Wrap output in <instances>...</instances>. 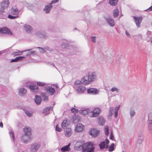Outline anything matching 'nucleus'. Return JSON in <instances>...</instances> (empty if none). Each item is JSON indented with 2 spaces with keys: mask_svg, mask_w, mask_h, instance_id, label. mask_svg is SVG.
Wrapping results in <instances>:
<instances>
[{
  "mask_svg": "<svg viewBox=\"0 0 152 152\" xmlns=\"http://www.w3.org/2000/svg\"><path fill=\"white\" fill-rule=\"evenodd\" d=\"M29 87L31 90L33 92H37L38 90V87L36 85H31L29 86Z\"/></svg>",
  "mask_w": 152,
  "mask_h": 152,
  "instance_id": "nucleus-20",
  "label": "nucleus"
},
{
  "mask_svg": "<svg viewBox=\"0 0 152 152\" xmlns=\"http://www.w3.org/2000/svg\"><path fill=\"white\" fill-rule=\"evenodd\" d=\"M110 90L112 92L115 91L117 92H118L119 91V89L117 87H112L110 89Z\"/></svg>",
  "mask_w": 152,
  "mask_h": 152,
  "instance_id": "nucleus-37",
  "label": "nucleus"
},
{
  "mask_svg": "<svg viewBox=\"0 0 152 152\" xmlns=\"http://www.w3.org/2000/svg\"><path fill=\"white\" fill-rule=\"evenodd\" d=\"M18 16H13L11 15H9L8 16V18L11 19H13L14 18H18Z\"/></svg>",
  "mask_w": 152,
  "mask_h": 152,
  "instance_id": "nucleus-42",
  "label": "nucleus"
},
{
  "mask_svg": "<svg viewBox=\"0 0 152 152\" xmlns=\"http://www.w3.org/2000/svg\"><path fill=\"white\" fill-rule=\"evenodd\" d=\"M114 109L113 107H110L109 109V111L110 112H113Z\"/></svg>",
  "mask_w": 152,
  "mask_h": 152,
  "instance_id": "nucleus-58",
  "label": "nucleus"
},
{
  "mask_svg": "<svg viewBox=\"0 0 152 152\" xmlns=\"http://www.w3.org/2000/svg\"><path fill=\"white\" fill-rule=\"evenodd\" d=\"M148 128L149 132L151 133H152V123H148Z\"/></svg>",
  "mask_w": 152,
  "mask_h": 152,
  "instance_id": "nucleus-34",
  "label": "nucleus"
},
{
  "mask_svg": "<svg viewBox=\"0 0 152 152\" xmlns=\"http://www.w3.org/2000/svg\"><path fill=\"white\" fill-rule=\"evenodd\" d=\"M98 119L99 123L100 125H103L104 124L105 121L103 117H100L98 118Z\"/></svg>",
  "mask_w": 152,
  "mask_h": 152,
  "instance_id": "nucleus-26",
  "label": "nucleus"
},
{
  "mask_svg": "<svg viewBox=\"0 0 152 152\" xmlns=\"http://www.w3.org/2000/svg\"><path fill=\"white\" fill-rule=\"evenodd\" d=\"M105 141H106V143L107 144V145L106 146V148H107L108 147V144L109 143V141L107 138L105 140Z\"/></svg>",
  "mask_w": 152,
  "mask_h": 152,
  "instance_id": "nucleus-53",
  "label": "nucleus"
},
{
  "mask_svg": "<svg viewBox=\"0 0 152 152\" xmlns=\"http://www.w3.org/2000/svg\"><path fill=\"white\" fill-rule=\"evenodd\" d=\"M5 8L3 7H1L0 8V15H2V14L4 12V9Z\"/></svg>",
  "mask_w": 152,
  "mask_h": 152,
  "instance_id": "nucleus-41",
  "label": "nucleus"
},
{
  "mask_svg": "<svg viewBox=\"0 0 152 152\" xmlns=\"http://www.w3.org/2000/svg\"><path fill=\"white\" fill-rule=\"evenodd\" d=\"M100 111L101 110L99 108H95L91 112V114L90 115V116L91 117H96L99 114Z\"/></svg>",
  "mask_w": 152,
  "mask_h": 152,
  "instance_id": "nucleus-7",
  "label": "nucleus"
},
{
  "mask_svg": "<svg viewBox=\"0 0 152 152\" xmlns=\"http://www.w3.org/2000/svg\"><path fill=\"white\" fill-rule=\"evenodd\" d=\"M119 11L118 9H115V10L113 12V16L114 18L117 17L119 14Z\"/></svg>",
  "mask_w": 152,
  "mask_h": 152,
  "instance_id": "nucleus-33",
  "label": "nucleus"
},
{
  "mask_svg": "<svg viewBox=\"0 0 152 152\" xmlns=\"http://www.w3.org/2000/svg\"><path fill=\"white\" fill-rule=\"evenodd\" d=\"M9 134L13 142H14L15 140V139L14 132L12 131H10L9 132Z\"/></svg>",
  "mask_w": 152,
  "mask_h": 152,
  "instance_id": "nucleus-32",
  "label": "nucleus"
},
{
  "mask_svg": "<svg viewBox=\"0 0 152 152\" xmlns=\"http://www.w3.org/2000/svg\"><path fill=\"white\" fill-rule=\"evenodd\" d=\"M110 140H115V138H114V136L113 134V132H111L110 134Z\"/></svg>",
  "mask_w": 152,
  "mask_h": 152,
  "instance_id": "nucleus-46",
  "label": "nucleus"
},
{
  "mask_svg": "<svg viewBox=\"0 0 152 152\" xmlns=\"http://www.w3.org/2000/svg\"><path fill=\"white\" fill-rule=\"evenodd\" d=\"M26 92V90L24 88H21L19 89V94L20 96H22Z\"/></svg>",
  "mask_w": 152,
  "mask_h": 152,
  "instance_id": "nucleus-27",
  "label": "nucleus"
},
{
  "mask_svg": "<svg viewBox=\"0 0 152 152\" xmlns=\"http://www.w3.org/2000/svg\"><path fill=\"white\" fill-rule=\"evenodd\" d=\"M134 19V22L137 26L138 28L140 27V24L142 21V18L141 16L136 17L133 16Z\"/></svg>",
  "mask_w": 152,
  "mask_h": 152,
  "instance_id": "nucleus-4",
  "label": "nucleus"
},
{
  "mask_svg": "<svg viewBox=\"0 0 152 152\" xmlns=\"http://www.w3.org/2000/svg\"><path fill=\"white\" fill-rule=\"evenodd\" d=\"M88 94H95L98 93V91L96 88H91L87 89Z\"/></svg>",
  "mask_w": 152,
  "mask_h": 152,
  "instance_id": "nucleus-11",
  "label": "nucleus"
},
{
  "mask_svg": "<svg viewBox=\"0 0 152 152\" xmlns=\"http://www.w3.org/2000/svg\"><path fill=\"white\" fill-rule=\"evenodd\" d=\"M106 20L109 25L111 27L115 25V22L113 19L111 18L108 17L106 18Z\"/></svg>",
  "mask_w": 152,
  "mask_h": 152,
  "instance_id": "nucleus-13",
  "label": "nucleus"
},
{
  "mask_svg": "<svg viewBox=\"0 0 152 152\" xmlns=\"http://www.w3.org/2000/svg\"><path fill=\"white\" fill-rule=\"evenodd\" d=\"M120 107V106L119 105L117 107H116L115 108V113H114V115L115 118H116L117 117L118 114V110L119 109Z\"/></svg>",
  "mask_w": 152,
  "mask_h": 152,
  "instance_id": "nucleus-29",
  "label": "nucleus"
},
{
  "mask_svg": "<svg viewBox=\"0 0 152 152\" xmlns=\"http://www.w3.org/2000/svg\"><path fill=\"white\" fill-rule=\"evenodd\" d=\"M83 152H94V150L93 148H91L89 150H87V151H82Z\"/></svg>",
  "mask_w": 152,
  "mask_h": 152,
  "instance_id": "nucleus-55",
  "label": "nucleus"
},
{
  "mask_svg": "<svg viewBox=\"0 0 152 152\" xmlns=\"http://www.w3.org/2000/svg\"><path fill=\"white\" fill-rule=\"evenodd\" d=\"M80 119V116L76 115L73 116L72 118V122L74 123H78Z\"/></svg>",
  "mask_w": 152,
  "mask_h": 152,
  "instance_id": "nucleus-22",
  "label": "nucleus"
},
{
  "mask_svg": "<svg viewBox=\"0 0 152 152\" xmlns=\"http://www.w3.org/2000/svg\"><path fill=\"white\" fill-rule=\"evenodd\" d=\"M53 108L51 107H47L44 109L43 112L44 113L49 111L50 110H52Z\"/></svg>",
  "mask_w": 152,
  "mask_h": 152,
  "instance_id": "nucleus-43",
  "label": "nucleus"
},
{
  "mask_svg": "<svg viewBox=\"0 0 152 152\" xmlns=\"http://www.w3.org/2000/svg\"><path fill=\"white\" fill-rule=\"evenodd\" d=\"M52 5L50 4L48 5H46L44 9V11L46 13H48L52 8Z\"/></svg>",
  "mask_w": 152,
  "mask_h": 152,
  "instance_id": "nucleus-15",
  "label": "nucleus"
},
{
  "mask_svg": "<svg viewBox=\"0 0 152 152\" xmlns=\"http://www.w3.org/2000/svg\"><path fill=\"white\" fill-rule=\"evenodd\" d=\"M20 12V10L15 7H12L11 10V14L14 15L18 16V15Z\"/></svg>",
  "mask_w": 152,
  "mask_h": 152,
  "instance_id": "nucleus-9",
  "label": "nucleus"
},
{
  "mask_svg": "<svg viewBox=\"0 0 152 152\" xmlns=\"http://www.w3.org/2000/svg\"><path fill=\"white\" fill-rule=\"evenodd\" d=\"M25 30L28 33H31L32 30V28L31 26L26 24L24 26Z\"/></svg>",
  "mask_w": 152,
  "mask_h": 152,
  "instance_id": "nucleus-18",
  "label": "nucleus"
},
{
  "mask_svg": "<svg viewBox=\"0 0 152 152\" xmlns=\"http://www.w3.org/2000/svg\"><path fill=\"white\" fill-rule=\"evenodd\" d=\"M37 84L38 86H44L46 85V84L44 83H43L40 82H38L37 83Z\"/></svg>",
  "mask_w": 152,
  "mask_h": 152,
  "instance_id": "nucleus-45",
  "label": "nucleus"
},
{
  "mask_svg": "<svg viewBox=\"0 0 152 152\" xmlns=\"http://www.w3.org/2000/svg\"><path fill=\"white\" fill-rule=\"evenodd\" d=\"M99 130L95 129H91L90 132V134L93 137L97 136L99 134Z\"/></svg>",
  "mask_w": 152,
  "mask_h": 152,
  "instance_id": "nucleus-8",
  "label": "nucleus"
},
{
  "mask_svg": "<svg viewBox=\"0 0 152 152\" xmlns=\"http://www.w3.org/2000/svg\"><path fill=\"white\" fill-rule=\"evenodd\" d=\"M54 86L56 88H58V86L57 84H55Z\"/></svg>",
  "mask_w": 152,
  "mask_h": 152,
  "instance_id": "nucleus-63",
  "label": "nucleus"
},
{
  "mask_svg": "<svg viewBox=\"0 0 152 152\" xmlns=\"http://www.w3.org/2000/svg\"><path fill=\"white\" fill-rule=\"evenodd\" d=\"M45 90L50 95H54L56 93L55 89L50 86H47L45 87Z\"/></svg>",
  "mask_w": 152,
  "mask_h": 152,
  "instance_id": "nucleus-6",
  "label": "nucleus"
},
{
  "mask_svg": "<svg viewBox=\"0 0 152 152\" xmlns=\"http://www.w3.org/2000/svg\"><path fill=\"white\" fill-rule=\"evenodd\" d=\"M56 130L58 132H60L61 130V129L59 127L58 124H57L56 126Z\"/></svg>",
  "mask_w": 152,
  "mask_h": 152,
  "instance_id": "nucleus-47",
  "label": "nucleus"
},
{
  "mask_svg": "<svg viewBox=\"0 0 152 152\" xmlns=\"http://www.w3.org/2000/svg\"><path fill=\"white\" fill-rule=\"evenodd\" d=\"M83 125L81 124H78L75 128L76 131L79 132L82 131L83 129Z\"/></svg>",
  "mask_w": 152,
  "mask_h": 152,
  "instance_id": "nucleus-19",
  "label": "nucleus"
},
{
  "mask_svg": "<svg viewBox=\"0 0 152 152\" xmlns=\"http://www.w3.org/2000/svg\"><path fill=\"white\" fill-rule=\"evenodd\" d=\"M32 49H27V50H25L22 51V52H20L19 50H16L17 51L13 52V53L12 54L13 55H14V56L21 55L22 54V53L23 52L26 51H29Z\"/></svg>",
  "mask_w": 152,
  "mask_h": 152,
  "instance_id": "nucleus-24",
  "label": "nucleus"
},
{
  "mask_svg": "<svg viewBox=\"0 0 152 152\" xmlns=\"http://www.w3.org/2000/svg\"><path fill=\"white\" fill-rule=\"evenodd\" d=\"M65 135L67 137H70L72 134V132L70 128L66 129L65 130Z\"/></svg>",
  "mask_w": 152,
  "mask_h": 152,
  "instance_id": "nucleus-23",
  "label": "nucleus"
},
{
  "mask_svg": "<svg viewBox=\"0 0 152 152\" xmlns=\"http://www.w3.org/2000/svg\"><path fill=\"white\" fill-rule=\"evenodd\" d=\"M25 112L26 115L28 117H31L32 116V113L28 110H25Z\"/></svg>",
  "mask_w": 152,
  "mask_h": 152,
  "instance_id": "nucleus-40",
  "label": "nucleus"
},
{
  "mask_svg": "<svg viewBox=\"0 0 152 152\" xmlns=\"http://www.w3.org/2000/svg\"><path fill=\"white\" fill-rule=\"evenodd\" d=\"M91 40L94 43H95L96 41V37L95 36H92L91 37Z\"/></svg>",
  "mask_w": 152,
  "mask_h": 152,
  "instance_id": "nucleus-50",
  "label": "nucleus"
},
{
  "mask_svg": "<svg viewBox=\"0 0 152 152\" xmlns=\"http://www.w3.org/2000/svg\"><path fill=\"white\" fill-rule=\"evenodd\" d=\"M69 124V121L68 120H64L61 124V127L64 128L65 127Z\"/></svg>",
  "mask_w": 152,
  "mask_h": 152,
  "instance_id": "nucleus-25",
  "label": "nucleus"
},
{
  "mask_svg": "<svg viewBox=\"0 0 152 152\" xmlns=\"http://www.w3.org/2000/svg\"><path fill=\"white\" fill-rule=\"evenodd\" d=\"M104 131L105 134L107 135L109 134V128L108 127H106L105 128Z\"/></svg>",
  "mask_w": 152,
  "mask_h": 152,
  "instance_id": "nucleus-49",
  "label": "nucleus"
},
{
  "mask_svg": "<svg viewBox=\"0 0 152 152\" xmlns=\"http://www.w3.org/2000/svg\"><path fill=\"white\" fill-rule=\"evenodd\" d=\"M24 57L23 56H19L17 57V58H18V61L21 60Z\"/></svg>",
  "mask_w": 152,
  "mask_h": 152,
  "instance_id": "nucleus-57",
  "label": "nucleus"
},
{
  "mask_svg": "<svg viewBox=\"0 0 152 152\" xmlns=\"http://www.w3.org/2000/svg\"><path fill=\"white\" fill-rule=\"evenodd\" d=\"M37 48L39 49V52L42 53H43L45 52V50L42 48L39 47H37Z\"/></svg>",
  "mask_w": 152,
  "mask_h": 152,
  "instance_id": "nucleus-48",
  "label": "nucleus"
},
{
  "mask_svg": "<svg viewBox=\"0 0 152 152\" xmlns=\"http://www.w3.org/2000/svg\"><path fill=\"white\" fill-rule=\"evenodd\" d=\"M118 1V0H109V3L111 5L115 6L116 5Z\"/></svg>",
  "mask_w": 152,
  "mask_h": 152,
  "instance_id": "nucleus-28",
  "label": "nucleus"
},
{
  "mask_svg": "<svg viewBox=\"0 0 152 152\" xmlns=\"http://www.w3.org/2000/svg\"><path fill=\"white\" fill-rule=\"evenodd\" d=\"M126 35L128 36H130V34H129V32L127 31H126Z\"/></svg>",
  "mask_w": 152,
  "mask_h": 152,
  "instance_id": "nucleus-60",
  "label": "nucleus"
},
{
  "mask_svg": "<svg viewBox=\"0 0 152 152\" xmlns=\"http://www.w3.org/2000/svg\"><path fill=\"white\" fill-rule=\"evenodd\" d=\"M35 98L34 99V102L37 105L40 104L41 102V99L40 97L38 95H36L35 96Z\"/></svg>",
  "mask_w": 152,
  "mask_h": 152,
  "instance_id": "nucleus-21",
  "label": "nucleus"
},
{
  "mask_svg": "<svg viewBox=\"0 0 152 152\" xmlns=\"http://www.w3.org/2000/svg\"><path fill=\"white\" fill-rule=\"evenodd\" d=\"M62 47L63 48H65L66 47L65 46H64V45L63 44H62L61 45Z\"/></svg>",
  "mask_w": 152,
  "mask_h": 152,
  "instance_id": "nucleus-64",
  "label": "nucleus"
},
{
  "mask_svg": "<svg viewBox=\"0 0 152 152\" xmlns=\"http://www.w3.org/2000/svg\"><path fill=\"white\" fill-rule=\"evenodd\" d=\"M58 0H53L52 1L51 3L50 4L52 5L53 4L56 3L58 2Z\"/></svg>",
  "mask_w": 152,
  "mask_h": 152,
  "instance_id": "nucleus-56",
  "label": "nucleus"
},
{
  "mask_svg": "<svg viewBox=\"0 0 152 152\" xmlns=\"http://www.w3.org/2000/svg\"><path fill=\"white\" fill-rule=\"evenodd\" d=\"M71 145V143H69L67 145L64 147H62L61 148V151L63 152L68 151L70 150V148L69 147Z\"/></svg>",
  "mask_w": 152,
  "mask_h": 152,
  "instance_id": "nucleus-16",
  "label": "nucleus"
},
{
  "mask_svg": "<svg viewBox=\"0 0 152 152\" xmlns=\"http://www.w3.org/2000/svg\"><path fill=\"white\" fill-rule=\"evenodd\" d=\"M9 5V2L8 0H3L1 2V7H3L6 9L7 8Z\"/></svg>",
  "mask_w": 152,
  "mask_h": 152,
  "instance_id": "nucleus-14",
  "label": "nucleus"
},
{
  "mask_svg": "<svg viewBox=\"0 0 152 152\" xmlns=\"http://www.w3.org/2000/svg\"><path fill=\"white\" fill-rule=\"evenodd\" d=\"M35 52L34 51H31L29 52L28 54L26 55V56H28L29 55H31L32 54H34L35 53Z\"/></svg>",
  "mask_w": 152,
  "mask_h": 152,
  "instance_id": "nucleus-52",
  "label": "nucleus"
},
{
  "mask_svg": "<svg viewBox=\"0 0 152 152\" xmlns=\"http://www.w3.org/2000/svg\"><path fill=\"white\" fill-rule=\"evenodd\" d=\"M0 126L1 128L3 127V124L1 122H0Z\"/></svg>",
  "mask_w": 152,
  "mask_h": 152,
  "instance_id": "nucleus-62",
  "label": "nucleus"
},
{
  "mask_svg": "<svg viewBox=\"0 0 152 152\" xmlns=\"http://www.w3.org/2000/svg\"><path fill=\"white\" fill-rule=\"evenodd\" d=\"M48 97L47 96H45L44 95H43V99L45 101H48Z\"/></svg>",
  "mask_w": 152,
  "mask_h": 152,
  "instance_id": "nucleus-51",
  "label": "nucleus"
},
{
  "mask_svg": "<svg viewBox=\"0 0 152 152\" xmlns=\"http://www.w3.org/2000/svg\"><path fill=\"white\" fill-rule=\"evenodd\" d=\"M148 123H152V113H151L148 114Z\"/></svg>",
  "mask_w": 152,
  "mask_h": 152,
  "instance_id": "nucleus-31",
  "label": "nucleus"
},
{
  "mask_svg": "<svg viewBox=\"0 0 152 152\" xmlns=\"http://www.w3.org/2000/svg\"><path fill=\"white\" fill-rule=\"evenodd\" d=\"M152 10V6L150 7L149 8H148V9L145 10V11H149Z\"/></svg>",
  "mask_w": 152,
  "mask_h": 152,
  "instance_id": "nucleus-59",
  "label": "nucleus"
},
{
  "mask_svg": "<svg viewBox=\"0 0 152 152\" xmlns=\"http://www.w3.org/2000/svg\"><path fill=\"white\" fill-rule=\"evenodd\" d=\"M97 79L96 73L94 72H89L81 80L84 84L87 85L96 81Z\"/></svg>",
  "mask_w": 152,
  "mask_h": 152,
  "instance_id": "nucleus-1",
  "label": "nucleus"
},
{
  "mask_svg": "<svg viewBox=\"0 0 152 152\" xmlns=\"http://www.w3.org/2000/svg\"><path fill=\"white\" fill-rule=\"evenodd\" d=\"M25 135L22 137L23 142L26 143L31 140V129L30 128L25 127L23 129Z\"/></svg>",
  "mask_w": 152,
  "mask_h": 152,
  "instance_id": "nucleus-3",
  "label": "nucleus"
},
{
  "mask_svg": "<svg viewBox=\"0 0 152 152\" xmlns=\"http://www.w3.org/2000/svg\"><path fill=\"white\" fill-rule=\"evenodd\" d=\"M99 145L100 146V148L101 149H103V148H104V147L105 146V143L104 141H103L101 142V143L99 144Z\"/></svg>",
  "mask_w": 152,
  "mask_h": 152,
  "instance_id": "nucleus-36",
  "label": "nucleus"
},
{
  "mask_svg": "<svg viewBox=\"0 0 152 152\" xmlns=\"http://www.w3.org/2000/svg\"><path fill=\"white\" fill-rule=\"evenodd\" d=\"M83 83L79 80H77L74 83V88L76 89V91L77 94L83 93L86 90V88L83 86Z\"/></svg>",
  "mask_w": 152,
  "mask_h": 152,
  "instance_id": "nucleus-2",
  "label": "nucleus"
},
{
  "mask_svg": "<svg viewBox=\"0 0 152 152\" xmlns=\"http://www.w3.org/2000/svg\"><path fill=\"white\" fill-rule=\"evenodd\" d=\"M84 142L83 141L77 142L75 145V147L77 148V150L83 149L84 148Z\"/></svg>",
  "mask_w": 152,
  "mask_h": 152,
  "instance_id": "nucleus-12",
  "label": "nucleus"
},
{
  "mask_svg": "<svg viewBox=\"0 0 152 152\" xmlns=\"http://www.w3.org/2000/svg\"><path fill=\"white\" fill-rule=\"evenodd\" d=\"M0 32L4 34H7L9 35L12 34V33L10 30L6 27L0 28Z\"/></svg>",
  "mask_w": 152,
  "mask_h": 152,
  "instance_id": "nucleus-10",
  "label": "nucleus"
},
{
  "mask_svg": "<svg viewBox=\"0 0 152 152\" xmlns=\"http://www.w3.org/2000/svg\"><path fill=\"white\" fill-rule=\"evenodd\" d=\"M114 144L112 143L109 147L108 151H109L111 152L114 150Z\"/></svg>",
  "mask_w": 152,
  "mask_h": 152,
  "instance_id": "nucleus-39",
  "label": "nucleus"
},
{
  "mask_svg": "<svg viewBox=\"0 0 152 152\" xmlns=\"http://www.w3.org/2000/svg\"><path fill=\"white\" fill-rule=\"evenodd\" d=\"M71 111L72 113L75 114L77 113L78 111V110L77 109L75 108H72L71 109Z\"/></svg>",
  "mask_w": 152,
  "mask_h": 152,
  "instance_id": "nucleus-44",
  "label": "nucleus"
},
{
  "mask_svg": "<svg viewBox=\"0 0 152 152\" xmlns=\"http://www.w3.org/2000/svg\"><path fill=\"white\" fill-rule=\"evenodd\" d=\"M83 147L84 148H83L82 151L89 150L91 148H93V150H94L95 148V147L93 146V143L91 142L84 144Z\"/></svg>",
  "mask_w": 152,
  "mask_h": 152,
  "instance_id": "nucleus-5",
  "label": "nucleus"
},
{
  "mask_svg": "<svg viewBox=\"0 0 152 152\" xmlns=\"http://www.w3.org/2000/svg\"><path fill=\"white\" fill-rule=\"evenodd\" d=\"M40 146L39 144L38 143H35L32 145L31 149L33 151H36L39 148Z\"/></svg>",
  "mask_w": 152,
  "mask_h": 152,
  "instance_id": "nucleus-17",
  "label": "nucleus"
},
{
  "mask_svg": "<svg viewBox=\"0 0 152 152\" xmlns=\"http://www.w3.org/2000/svg\"><path fill=\"white\" fill-rule=\"evenodd\" d=\"M135 112L132 108H131L130 109V114L131 118L133 117L135 115Z\"/></svg>",
  "mask_w": 152,
  "mask_h": 152,
  "instance_id": "nucleus-30",
  "label": "nucleus"
},
{
  "mask_svg": "<svg viewBox=\"0 0 152 152\" xmlns=\"http://www.w3.org/2000/svg\"><path fill=\"white\" fill-rule=\"evenodd\" d=\"M18 61V58H17L16 57L14 59H12L11 60L10 62L12 63L13 62H16Z\"/></svg>",
  "mask_w": 152,
  "mask_h": 152,
  "instance_id": "nucleus-54",
  "label": "nucleus"
},
{
  "mask_svg": "<svg viewBox=\"0 0 152 152\" xmlns=\"http://www.w3.org/2000/svg\"><path fill=\"white\" fill-rule=\"evenodd\" d=\"M80 113L83 115H86L88 114V111L87 110H84L80 111Z\"/></svg>",
  "mask_w": 152,
  "mask_h": 152,
  "instance_id": "nucleus-38",
  "label": "nucleus"
},
{
  "mask_svg": "<svg viewBox=\"0 0 152 152\" xmlns=\"http://www.w3.org/2000/svg\"><path fill=\"white\" fill-rule=\"evenodd\" d=\"M113 114V112H109V115L111 116Z\"/></svg>",
  "mask_w": 152,
  "mask_h": 152,
  "instance_id": "nucleus-61",
  "label": "nucleus"
},
{
  "mask_svg": "<svg viewBox=\"0 0 152 152\" xmlns=\"http://www.w3.org/2000/svg\"><path fill=\"white\" fill-rule=\"evenodd\" d=\"M143 139V137L142 136H140L139 137V138L137 140V143L139 144H141Z\"/></svg>",
  "mask_w": 152,
  "mask_h": 152,
  "instance_id": "nucleus-35",
  "label": "nucleus"
}]
</instances>
